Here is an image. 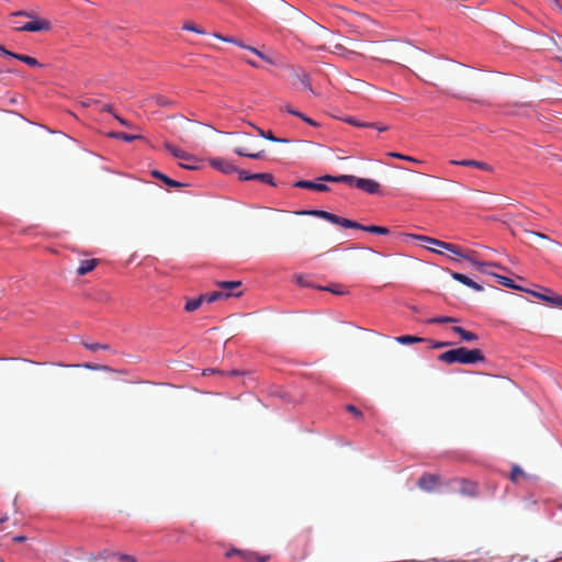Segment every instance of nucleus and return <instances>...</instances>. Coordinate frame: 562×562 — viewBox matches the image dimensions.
Instances as JSON below:
<instances>
[{
    "label": "nucleus",
    "instance_id": "nucleus-1",
    "mask_svg": "<svg viewBox=\"0 0 562 562\" xmlns=\"http://www.w3.org/2000/svg\"><path fill=\"white\" fill-rule=\"evenodd\" d=\"M413 237L416 238V239L423 240L424 243H426L424 245V247L429 249V250H431V251H434V252L442 255L443 250H447V251L451 252L454 256L453 259L462 258V259L469 260L472 265L477 267V269L481 272H486L484 267L487 266V263H482V262L476 261L473 258L474 251H472V250L463 251V249L460 246L456 245V244L446 243V241H442V240H439V239H435V238H431V237H428V236L413 235Z\"/></svg>",
    "mask_w": 562,
    "mask_h": 562
},
{
    "label": "nucleus",
    "instance_id": "nucleus-2",
    "mask_svg": "<svg viewBox=\"0 0 562 562\" xmlns=\"http://www.w3.org/2000/svg\"><path fill=\"white\" fill-rule=\"evenodd\" d=\"M438 359L439 361L448 364H473L476 362H483L485 357L480 349H468L465 347H459L440 353Z\"/></svg>",
    "mask_w": 562,
    "mask_h": 562
},
{
    "label": "nucleus",
    "instance_id": "nucleus-3",
    "mask_svg": "<svg viewBox=\"0 0 562 562\" xmlns=\"http://www.w3.org/2000/svg\"><path fill=\"white\" fill-rule=\"evenodd\" d=\"M216 284L221 289L220 291H214L210 294H203L204 301H206L207 303H213L221 299L241 295V292L234 293L235 289L240 288V281H221L217 282Z\"/></svg>",
    "mask_w": 562,
    "mask_h": 562
},
{
    "label": "nucleus",
    "instance_id": "nucleus-4",
    "mask_svg": "<svg viewBox=\"0 0 562 562\" xmlns=\"http://www.w3.org/2000/svg\"><path fill=\"white\" fill-rule=\"evenodd\" d=\"M301 214H306L315 217L323 218L325 221L330 222L331 224L339 225L344 228H349V226H353L352 221L349 218L340 217L334 213L323 211V210H311L301 212Z\"/></svg>",
    "mask_w": 562,
    "mask_h": 562
},
{
    "label": "nucleus",
    "instance_id": "nucleus-5",
    "mask_svg": "<svg viewBox=\"0 0 562 562\" xmlns=\"http://www.w3.org/2000/svg\"><path fill=\"white\" fill-rule=\"evenodd\" d=\"M50 29V23L47 20L34 18L30 22L22 24V25H15L14 30L19 32H41V31H48Z\"/></svg>",
    "mask_w": 562,
    "mask_h": 562
},
{
    "label": "nucleus",
    "instance_id": "nucleus-6",
    "mask_svg": "<svg viewBox=\"0 0 562 562\" xmlns=\"http://www.w3.org/2000/svg\"><path fill=\"white\" fill-rule=\"evenodd\" d=\"M59 367H71V368H83L92 371H103V372H117L126 374L125 370H114L111 367L106 364H98L92 362H85V363H77V364H64V363H56Z\"/></svg>",
    "mask_w": 562,
    "mask_h": 562
},
{
    "label": "nucleus",
    "instance_id": "nucleus-7",
    "mask_svg": "<svg viewBox=\"0 0 562 562\" xmlns=\"http://www.w3.org/2000/svg\"><path fill=\"white\" fill-rule=\"evenodd\" d=\"M357 188L369 194H376L380 192L381 186L373 179L360 178L357 180Z\"/></svg>",
    "mask_w": 562,
    "mask_h": 562
},
{
    "label": "nucleus",
    "instance_id": "nucleus-8",
    "mask_svg": "<svg viewBox=\"0 0 562 562\" xmlns=\"http://www.w3.org/2000/svg\"><path fill=\"white\" fill-rule=\"evenodd\" d=\"M227 557H233V555H239L241 559L248 561V562H268L269 558L268 557H258L256 553L254 552H249V551H241V550H238V549H232L229 551H227L226 553Z\"/></svg>",
    "mask_w": 562,
    "mask_h": 562
},
{
    "label": "nucleus",
    "instance_id": "nucleus-9",
    "mask_svg": "<svg viewBox=\"0 0 562 562\" xmlns=\"http://www.w3.org/2000/svg\"><path fill=\"white\" fill-rule=\"evenodd\" d=\"M359 179L360 178H357L351 175H341V176L325 175L319 178V180H322V181L342 182V183H347L349 186H355L356 188H357V180H359Z\"/></svg>",
    "mask_w": 562,
    "mask_h": 562
},
{
    "label": "nucleus",
    "instance_id": "nucleus-10",
    "mask_svg": "<svg viewBox=\"0 0 562 562\" xmlns=\"http://www.w3.org/2000/svg\"><path fill=\"white\" fill-rule=\"evenodd\" d=\"M353 226H349V228L352 229H360L363 232L378 234V235H387L390 233L389 228L385 226H378V225H362L358 222L352 221Z\"/></svg>",
    "mask_w": 562,
    "mask_h": 562
},
{
    "label": "nucleus",
    "instance_id": "nucleus-11",
    "mask_svg": "<svg viewBox=\"0 0 562 562\" xmlns=\"http://www.w3.org/2000/svg\"><path fill=\"white\" fill-rule=\"evenodd\" d=\"M438 481L437 475L426 473L418 479L417 485L419 488L430 492L437 486Z\"/></svg>",
    "mask_w": 562,
    "mask_h": 562
},
{
    "label": "nucleus",
    "instance_id": "nucleus-12",
    "mask_svg": "<svg viewBox=\"0 0 562 562\" xmlns=\"http://www.w3.org/2000/svg\"><path fill=\"white\" fill-rule=\"evenodd\" d=\"M210 164L213 168L226 175L237 171V168L231 161L223 158L211 159Z\"/></svg>",
    "mask_w": 562,
    "mask_h": 562
},
{
    "label": "nucleus",
    "instance_id": "nucleus-13",
    "mask_svg": "<svg viewBox=\"0 0 562 562\" xmlns=\"http://www.w3.org/2000/svg\"><path fill=\"white\" fill-rule=\"evenodd\" d=\"M294 187L295 188H301V189H310V190H314V191H318V192H327V191H329L328 186H326L324 183H317V182H314V181H310V180L296 181L294 183Z\"/></svg>",
    "mask_w": 562,
    "mask_h": 562
},
{
    "label": "nucleus",
    "instance_id": "nucleus-14",
    "mask_svg": "<svg viewBox=\"0 0 562 562\" xmlns=\"http://www.w3.org/2000/svg\"><path fill=\"white\" fill-rule=\"evenodd\" d=\"M451 277L456 280V281H459L460 283L473 289L474 291H482L483 290V286L480 285L479 283L474 282L472 279H470L468 276L463 274V273H460V272H451Z\"/></svg>",
    "mask_w": 562,
    "mask_h": 562
},
{
    "label": "nucleus",
    "instance_id": "nucleus-15",
    "mask_svg": "<svg viewBox=\"0 0 562 562\" xmlns=\"http://www.w3.org/2000/svg\"><path fill=\"white\" fill-rule=\"evenodd\" d=\"M450 164L456 166H464V167H475L482 170L490 171L492 168L490 165L483 161L472 160V159H463V160H450Z\"/></svg>",
    "mask_w": 562,
    "mask_h": 562
},
{
    "label": "nucleus",
    "instance_id": "nucleus-16",
    "mask_svg": "<svg viewBox=\"0 0 562 562\" xmlns=\"http://www.w3.org/2000/svg\"><path fill=\"white\" fill-rule=\"evenodd\" d=\"M165 147L176 158H179L181 160H187V161L195 160V158L192 155L183 151L181 148H179L177 146L166 143Z\"/></svg>",
    "mask_w": 562,
    "mask_h": 562
},
{
    "label": "nucleus",
    "instance_id": "nucleus-17",
    "mask_svg": "<svg viewBox=\"0 0 562 562\" xmlns=\"http://www.w3.org/2000/svg\"><path fill=\"white\" fill-rule=\"evenodd\" d=\"M98 259L82 260L77 269L79 276H85L91 272L98 265Z\"/></svg>",
    "mask_w": 562,
    "mask_h": 562
},
{
    "label": "nucleus",
    "instance_id": "nucleus-18",
    "mask_svg": "<svg viewBox=\"0 0 562 562\" xmlns=\"http://www.w3.org/2000/svg\"><path fill=\"white\" fill-rule=\"evenodd\" d=\"M452 330L460 335L461 339L464 340V341H474L477 339V335L472 333V331H469V330H465L463 327H460V326H453L452 327Z\"/></svg>",
    "mask_w": 562,
    "mask_h": 562
},
{
    "label": "nucleus",
    "instance_id": "nucleus-19",
    "mask_svg": "<svg viewBox=\"0 0 562 562\" xmlns=\"http://www.w3.org/2000/svg\"><path fill=\"white\" fill-rule=\"evenodd\" d=\"M477 492L476 484L473 482L461 480L460 493L469 496H474Z\"/></svg>",
    "mask_w": 562,
    "mask_h": 562
},
{
    "label": "nucleus",
    "instance_id": "nucleus-20",
    "mask_svg": "<svg viewBox=\"0 0 562 562\" xmlns=\"http://www.w3.org/2000/svg\"><path fill=\"white\" fill-rule=\"evenodd\" d=\"M151 175H153V177L160 179L161 181H164L166 184H168L170 187L180 188L183 186V183L170 179L169 177H167L166 175H164L162 172H160L158 170H153Z\"/></svg>",
    "mask_w": 562,
    "mask_h": 562
},
{
    "label": "nucleus",
    "instance_id": "nucleus-21",
    "mask_svg": "<svg viewBox=\"0 0 562 562\" xmlns=\"http://www.w3.org/2000/svg\"><path fill=\"white\" fill-rule=\"evenodd\" d=\"M395 340L401 345H412V344L425 341L426 339L418 337V336H413V335H403V336L395 337Z\"/></svg>",
    "mask_w": 562,
    "mask_h": 562
},
{
    "label": "nucleus",
    "instance_id": "nucleus-22",
    "mask_svg": "<svg viewBox=\"0 0 562 562\" xmlns=\"http://www.w3.org/2000/svg\"><path fill=\"white\" fill-rule=\"evenodd\" d=\"M108 135H109V137L122 139L124 142H128V143L140 137L138 135H132V134H127L124 132H110Z\"/></svg>",
    "mask_w": 562,
    "mask_h": 562
},
{
    "label": "nucleus",
    "instance_id": "nucleus-23",
    "mask_svg": "<svg viewBox=\"0 0 562 562\" xmlns=\"http://www.w3.org/2000/svg\"><path fill=\"white\" fill-rule=\"evenodd\" d=\"M204 302V296L203 294L200 295L199 297L196 299H193V300H189L187 303H186V306H184V310L189 313L191 312H194L196 311L201 304Z\"/></svg>",
    "mask_w": 562,
    "mask_h": 562
},
{
    "label": "nucleus",
    "instance_id": "nucleus-24",
    "mask_svg": "<svg viewBox=\"0 0 562 562\" xmlns=\"http://www.w3.org/2000/svg\"><path fill=\"white\" fill-rule=\"evenodd\" d=\"M493 276L497 280V283L501 285H504L509 289L522 290L521 288L517 286L512 279H509L507 277L494 274V273H493Z\"/></svg>",
    "mask_w": 562,
    "mask_h": 562
},
{
    "label": "nucleus",
    "instance_id": "nucleus-25",
    "mask_svg": "<svg viewBox=\"0 0 562 562\" xmlns=\"http://www.w3.org/2000/svg\"><path fill=\"white\" fill-rule=\"evenodd\" d=\"M234 151L237 155H239V156L249 157V158H252V159H261V158L265 157V151L263 150H260L258 153H248V151H246L243 148H235Z\"/></svg>",
    "mask_w": 562,
    "mask_h": 562
},
{
    "label": "nucleus",
    "instance_id": "nucleus-26",
    "mask_svg": "<svg viewBox=\"0 0 562 562\" xmlns=\"http://www.w3.org/2000/svg\"><path fill=\"white\" fill-rule=\"evenodd\" d=\"M14 58L20 61L25 63L26 65H29L31 67H41L42 66L36 58L27 56V55L16 54Z\"/></svg>",
    "mask_w": 562,
    "mask_h": 562
},
{
    "label": "nucleus",
    "instance_id": "nucleus-27",
    "mask_svg": "<svg viewBox=\"0 0 562 562\" xmlns=\"http://www.w3.org/2000/svg\"><path fill=\"white\" fill-rule=\"evenodd\" d=\"M254 180H259L263 183H267V184H270V186H276L274 183V180H273V177L271 173H254Z\"/></svg>",
    "mask_w": 562,
    "mask_h": 562
},
{
    "label": "nucleus",
    "instance_id": "nucleus-28",
    "mask_svg": "<svg viewBox=\"0 0 562 562\" xmlns=\"http://www.w3.org/2000/svg\"><path fill=\"white\" fill-rule=\"evenodd\" d=\"M82 345L85 346V348H87L88 350L90 351H99V350H110V346L109 345H103V344H98V342H87V341H83Z\"/></svg>",
    "mask_w": 562,
    "mask_h": 562
},
{
    "label": "nucleus",
    "instance_id": "nucleus-29",
    "mask_svg": "<svg viewBox=\"0 0 562 562\" xmlns=\"http://www.w3.org/2000/svg\"><path fill=\"white\" fill-rule=\"evenodd\" d=\"M153 99L160 106H173L175 105V102L172 100H170L169 98L161 95V94L154 95Z\"/></svg>",
    "mask_w": 562,
    "mask_h": 562
},
{
    "label": "nucleus",
    "instance_id": "nucleus-30",
    "mask_svg": "<svg viewBox=\"0 0 562 562\" xmlns=\"http://www.w3.org/2000/svg\"><path fill=\"white\" fill-rule=\"evenodd\" d=\"M387 156L389 157H392V158H396V159H402V160H406V161H411V162H416V164H420L422 161L412 157V156H406V155H403L401 153H396V151H390L387 153Z\"/></svg>",
    "mask_w": 562,
    "mask_h": 562
},
{
    "label": "nucleus",
    "instance_id": "nucleus-31",
    "mask_svg": "<svg viewBox=\"0 0 562 562\" xmlns=\"http://www.w3.org/2000/svg\"><path fill=\"white\" fill-rule=\"evenodd\" d=\"M247 49L250 50L251 53H254L255 55H257L262 60L267 61L268 64H271V65L276 64L273 58H271L267 54L262 53L261 50L257 49L256 47H247Z\"/></svg>",
    "mask_w": 562,
    "mask_h": 562
},
{
    "label": "nucleus",
    "instance_id": "nucleus-32",
    "mask_svg": "<svg viewBox=\"0 0 562 562\" xmlns=\"http://www.w3.org/2000/svg\"><path fill=\"white\" fill-rule=\"evenodd\" d=\"M296 78L300 80V82L304 86V88L308 89L311 92H314L312 89V86L310 83V76L305 71H302L301 74H296Z\"/></svg>",
    "mask_w": 562,
    "mask_h": 562
},
{
    "label": "nucleus",
    "instance_id": "nucleus-33",
    "mask_svg": "<svg viewBox=\"0 0 562 562\" xmlns=\"http://www.w3.org/2000/svg\"><path fill=\"white\" fill-rule=\"evenodd\" d=\"M428 323H430V324L457 323V319L454 317H450V316H438V317L430 318L428 321Z\"/></svg>",
    "mask_w": 562,
    "mask_h": 562
},
{
    "label": "nucleus",
    "instance_id": "nucleus-34",
    "mask_svg": "<svg viewBox=\"0 0 562 562\" xmlns=\"http://www.w3.org/2000/svg\"><path fill=\"white\" fill-rule=\"evenodd\" d=\"M258 133H259L260 136L265 137L266 139L271 140V142H277V143H285V142H288L284 138L276 137L270 131L265 132V131L258 128Z\"/></svg>",
    "mask_w": 562,
    "mask_h": 562
},
{
    "label": "nucleus",
    "instance_id": "nucleus-35",
    "mask_svg": "<svg viewBox=\"0 0 562 562\" xmlns=\"http://www.w3.org/2000/svg\"><path fill=\"white\" fill-rule=\"evenodd\" d=\"M544 302L550 303L553 306L562 307V295H553L550 297H544Z\"/></svg>",
    "mask_w": 562,
    "mask_h": 562
},
{
    "label": "nucleus",
    "instance_id": "nucleus-36",
    "mask_svg": "<svg viewBox=\"0 0 562 562\" xmlns=\"http://www.w3.org/2000/svg\"><path fill=\"white\" fill-rule=\"evenodd\" d=\"M524 475V471L518 467L514 465L510 471V480L517 482V480Z\"/></svg>",
    "mask_w": 562,
    "mask_h": 562
},
{
    "label": "nucleus",
    "instance_id": "nucleus-37",
    "mask_svg": "<svg viewBox=\"0 0 562 562\" xmlns=\"http://www.w3.org/2000/svg\"><path fill=\"white\" fill-rule=\"evenodd\" d=\"M429 342H430V348H434V349H441V348L451 346V342H448V341L429 340Z\"/></svg>",
    "mask_w": 562,
    "mask_h": 562
},
{
    "label": "nucleus",
    "instance_id": "nucleus-38",
    "mask_svg": "<svg viewBox=\"0 0 562 562\" xmlns=\"http://www.w3.org/2000/svg\"><path fill=\"white\" fill-rule=\"evenodd\" d=\"M183 30L191 31V32H195V33H198V34H204V33H205L202 29L198 27V26H196L195 24H193V23H186V24L183 25Z\"/></svg>",
    "mask_w": 562,
    "mask_h": 562
},
{
    "label": "nucleus",
    "instance_id": "nucleus-39",
    "mask_svg": "<svg viewBox=\"0 0 562 562\" xmlns=\"http://www.w3.org/2000/svg\"><path fill=\"white\" fill-rule=\"evenodd\" d=\"M347 122H348L349 124H352V125L358 126V127H369V126H374V124H373V123H361V122L357 121V120H356V119H353V117L348 119V120H347Z\"/></svg>",
    "mask_w": 562,
    "mask_h": 562
},
{
    "label": "nucleus",
    "instance_id": "nucleus-40",
    "mask_svg": "<svg viewBox=\"0 0 562 562\" xmlns=\"http://www.w3.org/2000/svg\"><path fill=\"white\" fill-rule=\"evenodd\" d=\"M346 409L357 418L362 417V412L360 409H358L355 405H347Z\"/></svg>",
    "mask_w": 562,
    "mask_h": 562
},
{
    "label": "nucleus",
    "instance_id": "nucleus-41",
    "mask_svg": "<svg viewBox=\"0 0 562 562\" xmlns=\"http://www.w3.org/2000/svg\"><path fill=\"white\" fill-rule=\"evenodd\" d=\"M237 172L239 175L240 180H254V178H252L254 173H250L246 170H238V169H237Z\"/></svg>",
    "mask_w": 562,
    "mask_h": 562
},
{
    "label": "nucleus",
    "instance_id": "nucleus-42",
    "mask_svg": "<svg viewBox=\"0 0 562 562\" xmlns=\"http://www.w3.org/2000/svg\"><path fill=\"white\" fill-rule=\"evenodd\" d=\"M215 36H216V37H218V38H220V40H222V41L229 42V43H234V44H236V45H238V46H240V47H243V48H246V49H247V47H248L247 45H244L243 43L238 42V41H237V40H235V38L223 37V36H221V35H215Z\"/></svg>",
    "mask_w": 562,
    "mask_h": 562
},
{
    "label": "nucleus",
    "instance_id": "nucleus-43",
    "mask_svg": "<svg viewBox=\"0 0 562 562\" xmlns=\"http://www.w3.org/2000/svg\"><path fill=\"white\" fill-rule=\"evenodd\" d=\"M14 16H26V18H30L31 20H33L35 16L34 13L30 12V11H24V10H21V11H18V12H14L13 13Z\"/></svg>",
    "mask_w": 562,
    "mask_h": 562
},
{
    "label": "nucleus",
    "instance_id": "nucleus-44",
    "mask_svg": "<svg viewBox=\"0 0 562 562\" xmlns=\"http://www.w3.org/2000/svg\"><path fill=\"white\" fill-rule=\"evenodd\" d=\"M194 162H196V159L193 161L183 160V162H180V167H182L184 169H195L196 167H195Z\"/></svg>",
    "mask_w": 562,
    "mask_h": 562
},
{
    "label": "nucleus",
    "instance_id": "nucleus-45",
    "mask_svg": "<svg viewBox=\"0 0 562 562\" xmlns=\"http://www.w3.org/2000/svg\"><path fill=\"white\" fill-rule=\"evenodd\" d=\"M119 559L122 562H136V559L133 555H130V554H120Z\"/></svg>",
    "mask_w": 562,
    "mask_h": 562
},
{
    "label": "nucleus",
    "instance_id": "nucleus-46",
    "mask_svg": "<svg viewBox=\"0 0 562 562\" xmlns=\"http://www.w3.org/2000/svg\"><path fill=\"white\" fill-rule=\"evenodd\" d=\"M552 9H555L561 12L562 5L559 0H548Z\"/></svg>",
    "mask_w": 562,
    "mask_h": 562
},
{
    "label": "nucleus",
    "instance_id": "nucleus-47",
    "mask_svg": "<svg viewBox=\"0 0 562 562\" xmlns=\"http://www.w3.org/2000/svg\"><path fill=\"white\" fill-rule=\"evenodd\" d=\"M0 53L9 57H15L16 53L8 50L4 46L0 45Z\"/></svg>",
    "mask_w": 562,
    "mask_h": 562
},
{
    "label": "nucleus",
    "instance_id": "nucleus-48",
    "mask_svg": "<svg viewBox=\"0 0 562 562\" xmlns=\"http://www.w3.org/2000/svg\"><path fill=\"white\" fill-rule=\"evenodd\" d=\"M525 233L529 234V235H533V236H537L539 238H542V239H547L548 237L542 234V233H536V232H532V231H528V229H525Z\"/></svg>",
    "mask_w": 562,
    "mask_h": 562
},
{
    "label": "nucleus",
    "instance_id": "nucleus-49",
    "mask_svg": "<svg viewBox=\"0 0 562 562\" xmlns=\"http://www.w3.org/2000/svg\"><path fill=\"white\" fill-rule=\"evenodd\" d=\"M114 117H115V119H116V120H117L122 125H124V126H126V127H131V124H130L126 120H124L123 117H121V116H119V115H116V114L114 115Z\"/></svg>",
    "mask_w": 562,
    "mask_h": 562
},
{
    "label": "nucleus",
    "instance_id": "nucleus-50",
    "mask_svg": "<svg viewBox=\"0 0 562 562\" xmlns=\"http://www.w3.org/2000/svg\"><path fill=\"white\" fill-rule=\"evenodd\" d=\"M530 293H531L533 296H536V297H538V299H540V300H542V301H544V297H550L549 295H544V294H541V293H539V292H535V291H530Z\"/></svg>",
    "mask_w": 562,
    "mask_h": 562
},
{
    "label": "nucleus",
    "instance_id": "nucleus-51",
    "mask_svg": "<svg viewBox=\"0 0 562 562\" xmlns=\"http://www.w3.org/2000/svg\"><path fill=\"white\" fill-rule=\"evenodd\" d=\"M373 124H374V126H371V127L376 128L380 132H384L387 130V126H385V125H380V124H375V123H373Z\"/></svg>",
    "mask_w": 562,
    "mask_h": 562
},
{
    "label": "nucleus",
    "instance_id": "nucleus-52",
    "mask_svg": "<svg viewBox=\"0 0 562 562\" xmlns=\"http://www.w3.org/2000/svg\"><path fill=\"white\" fill-rule=\"evenodd\" d=\"M303 121L306 122L307 124L312 125V126H317L318 124L312 120L311 117H303Z\"/></svg>",
    "mask_w": 562,
    "mask_h": 562
},
{
    "label": "nucleus",
    "instance_id": "nucleus-53",
    "mask_svg": "<svg viewBox=\"0 0 562 562\" xmlns=\"http://www.w3.org/2000/svg\"><path fill=\"white\" fill-rule=\"evenodd\" d=\"M290 114L295 115L302 120H303V117H306V115H304L302 112H299V111H290Z\"/></svg>",
    "mask_w": 562,
    "mask_h": 562
},
{
    "label": "nucleus",
    "instance_id": "nucleus-54",
    "mask_svg": "<svg viewBox=\"0 0 562 562\" xmlns=\"http://www.w3.org/2000/svg\"><path fill=\"white\" fill-rule=\"evenodd\" d=\"M326 290L335 293V294H344V291L337 290V288H326Z\"/></svg>",
    "mask_w": 562,
    "mask_h": 562
},
{
    "label": "nucleus",
    "instance_id": "nucleus-55",
    "mask_svg": "<svg viewBox=\"0 0 562 562\" xmlns=\"http://www.w3.org/2000/svg\"><path fill=\"white\" fill-rule=\"evenodd\" d=\"M245 61H246L248 65L252 66V67H256V68H259V67H260V66H259V64H257L255 60H251V59H245Z\"/></svg>",
    "mask_w": 562,
    "mask_h": 562
},
{
    "label": "nucleus",
    "instance_id": "nucleus-56",
    "mask_svg": "<svg viewBox=\"0 0 562 562\" xmlns=\"http://www.w3.org/2000/svg\"><path fill=\"white\" fill-rule=\"evenodd\" d=\"M101 110L111 113L112 112V106L110 104H103L101 106Z\"/></svg>",
    "mask_w": 562,
    "mask_h": 562
},
{
    "label": "nucleus",
    "instance_id": "nucleus-57",
    "mask_svg": "<svg viewBox=\"0 0 562 562\" xmlns=\"http://www.w3.org/2000/svg\"><path fill=\"white\" fill-rule=\"evenodd\" d=\"M13 540H14L15 542H22V541H24V540H25V537H23V536H16V537H14V538H13Z\"/></svg>",
    "mask_w": 562,
    "mask_h": 562
},
{
    "label": "nucleus",
    "instance_id": "nucleus-58",
    "mask_svg": "<svg viewBox=\"0 0 562 562\" xmlns=\"http://www.w3.org/2000/svg\"><path fill=\"white\" fill-rule=\"evenodd\" d=\"M209 372H210V373H214V372H215V370H213V369L204 370L203 374H207Z\"/></svg>",
    "mask_w": 562,
    "mask_h": 562
},
{
    "label": "nucleus",
    "instance_id": "nucleus-59",
    "mask_svg": "<svg viewBox=\"0 0 562 562\" xmlns=\"http://www.w3.org/2000/svg\"><path fill=\"white\" fill-rule=\"evenodd\" d=\"M297 283L303 284V279H302V277H299V278H297Z\"/></svg>",
    "mask_w": 562,
    "mask_h": 562
},
{
    "label": "nucleus",
    "instance_id": "nucleus-60",
    "mask_svg": "<svg viewBox=\"0 0 562 562\" xmlns=\"http://www.w3.org/2000/svg\"><path fill=\"white\" fill-rule=\"evenodd\" d=\"M285 111H286L288 113H290V111H294V110H293L292 108H290V106H286V108H285Z\"/></svg>",
    "mask_w": 562,
    "mask_h": 562
},
{
    "label": "nucleus",
    "instance_id": "nucleus-61",
    "mask_svg": "<svg viewBox=\"0 0 562 562\" xmlns=\"http://www.w3.org/2000/svg\"><path fill=\"white\" fill-rule=\"evenodd\" d=\"M231 374L232 375H237V374H239V372L238 371H232Z\"/></svg>",
    "mask_w": 562,
    "mask_h": 562
},
{
    "label": "nucleus",
    "instance_id": "nucleus-62",
    "mask_svg": "<svg viewBox=\"0 0 562 562\" xmlns=\"http://www.w3.org/2000/svg\"><path fill=\"white\" fill-rule=\"evenodd\" d=\"M90 102H91V103H94V104H99V102H98V101H94V100H91Z\"/></svg>",
    "mask_w": 562,
    "mask_h": 562
},
{
    "label": "nucleus",
    "instance_id": "nucleus-63",
    "mask_svg": "<svg viewBox=\"0 0 562 562\" xmlns=\"http://www.w3.org/2000/svg\"><path fill=\"white\" fill-rule=\"evenodd\" d=\"M4 520H5V518H3V519H0V522H2V521H4Z\"/></svg>",
    "mask_w": 562,
    "mask_h": 562
},
{
    "label": "nucleus",
    "instance_id": "nucleus-64",
    "mask_svg": "<svg viewBox=\"0 0 562 562\" xmlns=\"http://www.w3.org/2000/svg\"><path fill=\"white\" fill-rule=\"evenodd\" d=\"M561 12H562V9H561Z\"/></svg>",
    "mask_w": 562,
    "mask_h": 562
}]
</instances>
